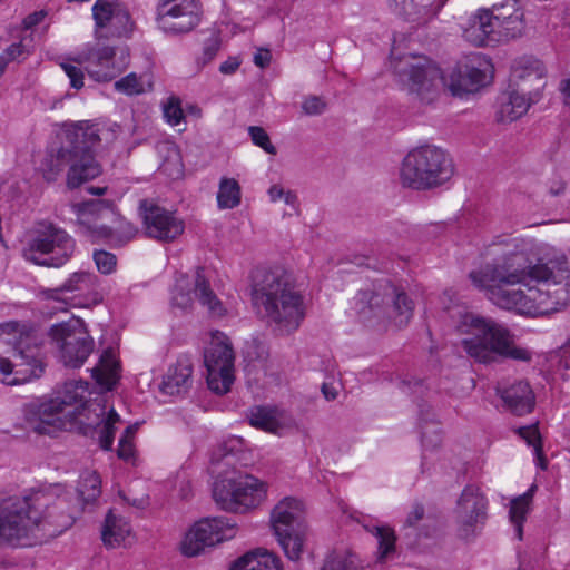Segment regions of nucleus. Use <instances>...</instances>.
I'll use <instances>...</instances> for the list:
<instances>
[{"label":"nucleus","instance_id":"obj_56","mask_svg":"<svg viewBox=\"0 0 570 570\" xmlns=\"http://www.w3.org/2000/svg\"><path fill=\"white\" fill-rule=\"evenodd\" d=\"M423 517V508L421 505H415L413 510L409 513L406 522L410 525L416 523Z\"/></svg>","mask_w":570,"mask_h":570},{"label":"nucleus","instance_id":"obj_46","mask_svg":"<svg viewBox=\"0 0 570 570\" xmlns=\"http://www.w3.org/2000/svg\"><path fill=\"white\" fill-rule=\"evenodd\" d=\"M92 258L101 274L108 275L116 271L117 258L114 254L106 250H95Z\"/></svg>","mask_w":570,"mask_h":570},{"label":"nucleus","instance_id":"obj_54","mask_svg":"<svg viewBox=\"0 0 570 570\" xmlns=\"http://www.w3.org/2000/svg\"><path fill=\"white\" fill-rule=\"evenodd\" d=\"M559 90L564 105L570 107V78H566L560 81Z\"/></svg>","mask_w":570,"mask_h":570},{"label":"nucleus","instance_id":"obj_16","mask_svg":"<svg viewBox=\"0 0 570 570\" xmlns=\"http://www.w3.org/2000/svg\"><path fill=\"white\" fill-rule=\"evenodd\" d=\"M238 524L228 517H206L195 521L185 531L179 550L185 557H197L236 538Z\"/></svg>","mask_w":570,"mask_h":570},{"label":"nucleus","instance_id":"obj_28","mask_svg":"<svg viewBox=\"0 0 570 570\" xmlns=\"http://www.w3.org/2000/svg\"><path fill=\"white\" fill-rule=\"evenodd\" d=\"M531 102L525 87L519 90L510 86L497 99L494 119L499 124H511L528 112Z\"/></svg>","mask_w":570,"mask_h":570},{"label":"nucleus","instance_id":"obj_19","mask_svg":"<svg viewBox=\"0 0 570 570\" xmlns=\"http://www.w3.org/2000/svg\"><path fill=\"white\" fill-rule=\"evenodd\" d=\"M202 14L198 0H159L155 21L157 28L166 35H184L199 26Z\"/></svg>","mask_w":570,"mask_h":570},{"label":"nucleus","instance_id":"obj_36","mask_svg":"<svg viewBox=\"0 0 570 570\" xmlns=\"http://www.w3.org/2000/svg\"><path fill=\"white\" fill-rule=\"evenodd\" d=\"M385 295L391 297L393 301L392 317L397 326L406 324L412 317L414 304L412 299L403 292L392 285H387L385 288Z\"/></svg>","mask_w":570,"mask_h":570},{"label":"nucleus","instance_id":"obj_32","mask_svg":"<svg viewBox=\"0 0 570 570\" xmlns=\"http://www.w3.org/2000/svg\"><path fill=\"white\" fill-rule=\"evenodd\" d=\"M227 570H284V564L275 552L255 548L235 559Z\"/></svg>","mask_w":570,"mask_h":570},{"label":"nucleus","instance_id":"obj_59","mask_svg":"<svg viewBox=\"0 0 570 570\" xmlns=\"http://www.w3.org/2000/svg\"><path fill=\"white\" fill-rule=\"evenodd\" d=\"M216 51H217L216 47L206 48L204 51V55H205L204 62L210 61L214 58V56L216 55Z\"/></svg>","mask_w":570,"mask_h":570},{"label":"nucleus","instance_id":"obj_13","mask_svg":"<svg viewBox=\"0 0 570 570\" xmlns=\"http://www.w3.org/2000/svg\"><path fill=\"white\" fill-rule=\"evenodd\" d=\"M452 174L445 153L435 146H423L409 153L401 167L402 183L412 188L442 184Z\"/></svg>","mask_w":570,"mask_h":570},{"label":"nucleus","instance_id":"obj_55","mask_svg":"<svg viewBox=\"0 0 570 570\" xmlns=\"http://www.w3.org/2000/svg\"><path fill=\"white\" fill-rule=\"evenodd\" d=\"M322 392H323L325 399L328 401L335 400L338 394L337 387L335 385L328 384V383H324L322 385Z\"/></svg>","mask_w":570,"mask_h":570},{"label":"nucleus","instance_id":"obj_30","mask_svg":"<svg viewBox=\"0 0 570 570\" xmlns=\"http://www.w3.org/2000/svg\"><path fill=\"white\" fill-rule=\"evenodd\" d=\"M121 362L118 346H108L102 350L97 365L92 368V377L100 389L111 391L121 376Z\"/></svg>","mask_w":570,"mask_h":570},{"label":"nucleus","instance_id":"obj_26","mask_svg":"<svg viewBox=\"0 0 570 570\" xmlns=\"http://www.w3.org/2000/svg\"><path fill=\"white\" fill-rule=\"evenodd\" d=\"M193 362L189 356H179L170 364L160 379L155 377L154 383L164 396H178L188 391L191 385Z\"/></svg>","mask_w":570,"mask_h":570},{"label":"nucleus","instance_id":"obj_49","mask_svg":"<svg viewBox=\"0 0 570 570\" xmlns=\"http://www.w3.org/2000/svg\"><path fill=\"white\" fill-rule=\"evenodd\" d=\"M381 301L382 299L379 294H373V295L368 296L367 293H361L355 298V308L363 317H366L367 311H366L365 306H363V304L365 302H368V309L372 311L373 308L379 307Z\"/></svg>","mask_w":570,"mask_h":570},{"label":"nucleus","instance_id":"obj_4","mask_svg":"<svg viewBox=\"0 0 570 570\" xmlns=\"http://www.w3.org/2000/svg\"><path fill=\"white\" fill-rule=\"evenodd\" d=\"M392 66L402 90L422 104L432 102L443 86L458 97L478 92L491 83L494 72L491 60L480 52L461 59L446 77L428 57L406 55L396 58L395 49L392 50Z\"/></svg>","mask_w":570,"mask_h":570},{"label":"nucleus","instance_id":"obj_27","mask_svg":"<svg viewBox=\"0 0 570 570\" xmlns=\"http://www.w3.org/2000/svg\"><path fill=\"white\" fill-rule=\"evenodd\" d=\"M249 424L264 432L283 436L295 425L292 415L276 406H255L247 414Z\"/></svg>","mask_w":570,"mask_h":570},{"label":"nucleus","instance_id":"obj_17","mask_svg":"<svg viewBox=\"0 0 570 570\" xmlns=\"http://www.w3.org/2000/svg\"><path fill=\"white\" fill-rule=\"evenodd\" d=\"M75 60L83 65L94 81L109 82L129 66L130 57L125 46L110 47L95 42L86 43L75 52Z\"/></svg>","mask_w":570,"mask_h":570},{"label":"nucleus","instance_id":"obj_42","mask_svg":"<svg viewBox=\"0 0 570 570\" xmlns=\"http://www.w3.org/2000/svg\"><path fill=\"white\" fill-rule=\"evenodd\" d=\"M269 202L277 203L283 202L292 210H296L298 206L297 196L294 191L286 189L281 184H272L267 189Z\"/></svg>","mask_w":570,"mask_h":570},{"label":"nucleus","instance_id":"obj_35","mask_svg":"<svg viewBox=\"0 0 570 570\" xmlns=\"http://www.w3.org/2000/svg\"><path fill=\"white\" fill-rule=\"evenodd\" d=\"M534 490L535 485H532L527 492L510 501L509 518L514 529V535L518 540H522L523 522L531 511Z\"/></svg>","mask_w":570,"mask_h":570},{"label":"nucleus","instance_id":"obj_21","mask_svg":"<svg viewBox=\"0 0 570 570\" xmlns=\"http://www.w3.org/2000/svg\"><path fill=\"white\" fill-rule=\"evenodd\" d=\"M98 276L88 271H78L69 275L60 288L56 289L57 297L65 292L72 293L68 305L75 308H91L102 302Z\"/></svg>","mask_w":570,"mask_h":570},{"label":"nucleus","instance_id":"obj_57","mask_svg":"<svg viewBox=\"0 0 570 570\" xmlns=\"http://www.w3.org/2000/svg\"><path fill=\"white\" fill-rule=\"evenodd\" d=\"M138 429H139V423H134V424L128 425L126 428L125 432L122 433L121 438H126V439L134 441Z\"/></svg>","mask_w":570,"mask_h":570},{"label":"nucleus","instance_id":"obj_25","mask_svg":"<svg viewBox=\"0 0 570 570\" xmlns=\"http://www.w3.org/2000/svg\"><path fill=\"white\" fill-rule=\"evenodd\" d=\"M487 499L479 488L466 487L458 501L455 515L462 530L469 534L482 525L487 519Z\"/></svg>","mask_w":570,"mask_h":570},{"label":"nucleus","instance_id":"obj_37","mask_svg":"<svg viewBox=\"0 0 570 570\" xmlns=\"http://www.w3.org/2000/svg\"><path fill=\"white\" fill-rule=\"evenodd\" d=\"M360 558L347 549H337L330 552L320 570H363Z\"/></svg>","mask_w":570,"mask_h":570},{"label":"nucleus","instance_id":"obj_6","mask_svg":"<svg viewBox=\"0 0 570 570\" xmlns=\"http://www.w3.org/2000/svg\"><path fill=\"white\" fill-rule=\"evenodd\" d=\"M452 318L456 346L479 363H491L498 357L529 361L531 351L514 343L509 328L495 320L470 311L466 306L444 305Z\"/></svg>","mask_w":570,"mask_h":570},{"label":"nucleus","instance_id":"obj_38","mask_svg":"<svg viewBox=\"0 0 570 570\" xmlns=\"http://www.w3.org/2000/svg\"><path fill=\"white\" fill-rule=\"evenodd\" d=\"M153 87L151 75L148 72L136 73L130 72L127 76L120 78L114 83V88L117 92L135 96L141 95Z\"/></svg>","mask_w":570,"mask_h":570},{"label":"nucleus","instance_id":"obj_7","mask_svg":"<svg viewBox=\"0 0 570 570\" xmlns=\"http://www.w3.org/2000/svg\"><path fill=\"white\" fill-rule=\"evenodd\" d=\"M42 371L32 328L27 323L0 324V381L17 385Z\"/></svg>","mask_w":570,"mask_h":570},{"label":"nucleus","instance_id":"obj_34","mask_svg":"<svg viewBox=\"0 0 570 570\" xmlns=\"http://www.w3.org/2000/svg\"><path fill=\"white\" fill-rule=\"evenodd\" d=\"M544 76L546 68L539 59L532 56H522L512 62L510 81L519 86L527 82L542 81Z\"/></svg>","mask_w":570,"mask_h":570},{"label":"nucleus","instance_id":"obj_33","mask_svg":"<svg viewBox=\"0 0 570 570\" xmlns=\"http://www.w3.org/2000/svg\"><path fill=\"white\" fill-rule=\"evenodd\" d=\"M499 394L504 404L517 415H523L532 411L534 396L530 385L518 382L505 390L499 389Z\"/></svg>","mask_w":570,"mask_h":570},{"label":"nucleus","instance_id":"obj_10","mask_svg":"<svg viewBox=\"0 0 570 570\" xmlns=\"http://www.w3.org/2000/svg\"><path fill=\"white\" fill-rule=\"evenodd\" d=\"M306 507L296 497H284L269 511L268 527L288 560H299L305 551L307 525Z\"/></svg>","mask_w":570,"mask_h":570},{"label":"nucleus","instance_id":"obj_53","mask_svg":"<svg viewBox=\"0 0 570 570\" xmlns=\"http://www.w3.org/2000/svg\"><path fill=\"white\" fill-rule=\"evenodd\" d=\"M271 61V52L267 49H258L254 55V63L259 68H265Z\"/></svg>","mask_w":570,"mask_h":570},{"label":"nucleus","instance_id":"obj_52","mask_svg":"<svg viewBox=\"0 0 570 570\" xmlns=\"http://www.w3.org/2000/svg\"><path fill=\"white\" fill-rule=\"evenodd\" d=\"M242 63L239 57H229L227 60L220 63L219 71L224 75H233L237 71Z\"/></svg>","mask_w":570,"mask_h":570},{"label":"nucleus","instance_id":"obj_63","mask_svg":"<svg viewBox=\"0 0 570 570\" xmlns=\"http://www.w3.org/2000/svg\"><path fill=\"white\" fill-rule=\"evenodd\" d=\"M350 517L358 520V518L356 515H354V513H351Z\"/></svg>","mask_w":570,"mask_h":570},{"label":"nucleus","instance_id":"obj_43","mask_svg":"<svg viewBox=\"0 0 570 570\" xmlns=\"http://www.w3.org/2000/svg\"><path fill=\"white\" fill-rule=\"evenodd\" d=\"M61 68L65 71L66 76L69 78L70 86L77 90L83 88L85 86V75L81 69L82 65H79L75 60V55L68 60L61 62Z\"/></svg>","mask_w":570,"mask_h":570},{"label":"nucleus","instance_id":"obj_39","mask_svg":"<svg viewBox=\"0 0 570 570\" xmlns=\"http://www.w3.org/2000/svg\"><path fill=\"white\" fill-rule=\"evenodd\" d=\"M242 200V189L234 178L224 177L220 179L217 190V205L220 209L237 207Z\"/></svg>","mask_w":570,"mask_h":570},{"label":"nucleus","instance_id":"obj_51","mask_svg":"<svg viewBox=\"0 0 570 570\" xmlns=\"http://www.w3.org/2000/svg\"><path fill=\"white\" fill-rule=\"evenodd\" d=\"M117 453L120 459L135 463L136 450L134 441L126 438H120Z\"/></svg>","mask_w":570,"mask_h":570},{"label":"nucleus","instance_id":"obj_14","mask_svg":"<svg viewBox=\"0 0 570 570\" xmlns=\"http://www.w3.org/2000/svg\"><path fill=\"white\" fill-rule=\"evenodd\" d=\"M49 338L58 360L67 367H81L95 350V341L80 317L53 324Z\"/></svg>","mask_w":570,"mask_h":570},{"label":"nucleus","instance_id":"obj_8","mask_svg":"<svg viewBox=\"0 0 570 570\" xmlns=\"http://www.w3.org/2000/svg\"><path fill=\"white\" fill-rule=\"evenodd\" d=\"M252 302L257 314L282 334L297 330L304 317L302 297L273 273H266L255 283Z\"/></svg>","mask_w":570,"mask_h":570},{"label":"nucleus","instance_id":"obj_20","mask_svg":"<svg viewBox=\"0 0 570 570\" xmlns=\"http://www.w3.org/2000/svg\"><path fill=\"white\" fill-rule=\"evenodd\" d=\"M92 18L97 37H128L135 26L127 8L119 0H96Z\"/></svg>","mask_w":570,"mask_h":570},{"label":"nucleus","instance_id":"obj_9","mask_svg":"<svg viewBox=\"0 0 570 570\" xmlns=\"http://www.w3.org/2000/svg\"><path fill=\"white\" fill-rule=\"evenodd\" d=\"M79 233L92 242L107 240L119 245L136 234V228L126 222L112 202L88 200L70 206Z\"/></svg>","mask_w":570,"mask_h":570},{"label":"nucleus","instance_id":"obj_12","mask_svg":"<svg viewBox=\"0 0 570 570\" xmlns=\"http://www.w3.org/2000/svg\"><path fill=\"white\" fill-rule=\"evenodd\" d=\"M76 250V240L63 228L48 222L39 223L23 248V257L39 266L59 268Z\"/></svg>","mask_w":570,"mask_h":570},{"label":"nucleus","instance_id":"obj_40","mask_svg":"<svg viewBox=\"0 0 570 570\" xmlns=\"http://www.w3.org/2000/svg\"><path fill=\"white\" fill-rule=\"evenodd\" d=\"M377 539V561L384 562L394 553L395 535L391 528L384 525H364Z\"/></svg>","mask_w":570,"mask_h":570},{"label":"nucleus","instance_id":"obj_44","mask_svg":"<svg viewBox=\"0 0 570 570\" xmlns=\"http://www.w3.org/2000/svg\"><path fill=\"white\" fill-rule=\"evenodd\" d=\"M169 156L160 166V169L171 177L173 179H177L183 175V163L180 159V155L173 144L168 146Z\"/></svg>","mask_w":570,"mask_h":570},{"label":"nucleus","instance_id":"obj_61","mask_svg":"<svg viewBox=\"0 0 570 570\" xmlns=\"http://www.w3.org/2000/svg\"><path fill=\"white\" fill-rule=\"evenodd\" d=\"M106 188L105 187H90L88 188V193H90L91 195H97V196H101L106 193Z\"/></svg>","mask_w":570,"mask_h":570},{"label":"nucleus","instance_id":"obj_11","mask_svg":"<svg viewBox=\"0 0 570 570\" xmlns=\"http://www.w3.org/2000/svg\"><path fill=\"white\" fill-rule=\"evenodd\" d=\"M267 481L244 472L218 475L213 483V499L223 511L244 514L261 507L268 497Z\"/></svg>","mask_w":570,"mask_h":570},{"label":"nucleus","instance_id":"obj_5","mask_svg":"<svg viewBox=\"0 0 570 570\" xmlns=\"http://www.w3.org/2000/svg\"><path fill=\"white\" fill-rule=\"evenodd\" d=\"M105 128L99 124L82 120L63 122L56 132L47 155L39 165L43 178L53 181L70 165L67 184L76 188L101 174L91 149L102 139Z\"/></svg>","mask_w":570,"mask_h":570},{"label":"nucleus","instance_id":"obj_2","mask_svg":"<svg viewBox=\"0 0 570 570\" xmlns=\"http://www.w3.org/2000/svg\"><path fill=\"white\" fill-rule=\"evenodd\" d=\"M100 487L101 480L96 472L81 474L75 507L68 514L57 519L48 509L51 504L58 509L67 504V494H62L60 484L0 499V544L28 547L45 537L57 535L73 523L76 513L96 502L101 492Z\"/></svg>","mask_w":570,"mask_h":570},{"label":"nucleus","instance_id":"obj_58","mask_svg":"<svg viewBox=\"0 0 570 570\" xmlns=\"http://www.w3.org/2000/svg\"><path fill=\"white\" fill-rule=\"evenodd\" d=\"M189 492H190V484H189V482L188 481L184 482L181 484V488H180L179 492H178V497H180L181 499H185V498L188 497Z\"/></svg>","mask_w":570,"mask_h":570},{"label":"nucleus","instance_id":"obj_41","mask_svg":"<svg viewBox=\"0 0 570 570\" xmlns=\"http://www.w3.org/2000/svg\"><path fill=\"white\" fill-rule=\"evenodd\" d=\"M445 0H391L392 6L395 10L403 13H410L412 8H420L429 12L438 11Z\"/></svg>","mask_w":570,"mask_h":570},{"label":"nucleus","instance_id":"obj_62","mask_svg":"<svg viewBox=\"0 0 570 570\" xmlns=\"http://www.w3.org/2000/svg\"><path fill=\"white\" fill-rule=\"evenodd\" d=\"M190 111L197 117L200 115V110L197 107H191Z\"/></svg>","mask_w":570,"mask_h":570},{"label":"nucleus","instance_id":"obj_48","mask_svg":"<svg viewBox=\"0 0 570 570\" xmlns=\"http://www.w3.org/2000/svg\"><path fill=\"white\" fill-rule=\"evenodd\" d=\"M520 434L524 438L530 445H533L534 452L538 456V462L544 469L543 460L541 458V444L539 440L538 429L535 426H528L520 430Z\"/></svg>","mask_w":570,"mask_h":570},{"label":"nucleus","instance_id":"obj_60","mask_svg":"<svg viewBox=\"0 0 570 570\" xmlns=\"http://www.w3.org/2000/svg\"><path fill=\"white\" fill-rule=\"evenodd\" d=\"M454 298H455V293L453 291H445L442 295V301H443V304H445V302H449V303H453L454 302Z\"/></svg>","mask_w":570,"mask_h":570},{"label":"nucleus","instance_id":"obj_45","mask_svg":"<svg viewBox=\"0 0 570 570\" xmlns=\"http://www.w3.org/2000/svg\"><path fill=\"white\" fill-rule=\"evenodd\" d=\"M164 118L170 126H179L183 122V109L177 98L170 97L164 104Z\"/></svg>","mask_w":570,"mask_h":570},{"label":"nucleus","instance_id":"obj_18","mask_svg":"<svg viewBox=\"0 0 570 570\" xmlns=\"http://www.w3.org/2000/svg\"><path fill=\"white\" fill-rule=\"evenodd\" d=\"M196 298L213 317H222L227 313L225 304L210 289L203 269L190 276L179 274L170 292L171 306L181 311L191 308Z\"/></svg>","mask_w":570,"mask_h":570},{"label":"nucleus","instance_id":"obj_24","mask_svg":"<svg viewBox=\"0 0 570 570\" xmlns=\"http://www.w3.org/2000/svg\"><path fill=\"white\" fill-rule=\"evenodd\" d=\"M499 43L518 39L525 33L527 21L521 0H503L492 4Z\"/></svg>","mask_w":570,"mask_h":570},{"label":"nucleus","instance_id":"obj_23","mask_svg":"<svg viewBox=\"0 0 570 570\" xmlns=\"http://www.w3.org/2000/svg\"><path fill=\"white\" fill-rule=\"evenodd\" d=\"M462 38L475 46L485 47L498 45L494 16L491 8H479L461 16L458 20Z\"/></svg>","mask_w":570,"mask_h":570},{"label":"nucleus","instance_id":"obj_29","mask_svg":"<svg viewBox=\"0 0 570 570\" xmlns=\"http://www.w3.org/2000/svg\"><path fill=\"white\" fill-rule=\"evenodd\" d=\"M101 540L106 548H129L136 542V533L130 521L110 511L101 525Z\"/></svg>","mask_w":570,"mask_h":570},{"label":"nucleus","instance_id":"obj_31","mask_svg":"<svg viewBox=\"0 0 570 570\" xmlns=\"http://www.w3.org/2000/svg\"><path fill=\"white\" fill-rule=\"evenodd\" d=\"M47 17L46 10H39L27 16L22 21L23 35L19 43L10 45L0 55V76L3 73L8 62L24 58L32 46L31 30L39 26Z\"/></svg>","mask_w":570,"mask_h":570},{"label":"nucleus","instance_id":"obj_15","mask_svg":"<svg viewBox=\"0 0 570 570\" xmlns=\"http://www.w3.org/2000/svg\"><path fill=\"white\" fill-rule=\"evenodd\" d=\"M208 389L223 395L235 382V353L229 337L219 331L207 335L203 352Z\"/></svg>","mask_w":570,"mask_h":570},{"label":"nucleus","instance_id":"obj_1","mask_svg":"<svg viewBox=\"0 0 570 570\" xmlns=\"http://www.w3.org/2000/svg\"><path fill=\"white\" fill-rule=\"evenodd\" d=\"M490 247L502 259L470 273L472 284L497 307L537 317L570 299L569 272L549 257L550 246L528 236H497Z\"/></svg>","mask_w":570,"mask_h":570},{"label":"nucleus","instance_id":"obj_47","mask_svg":"<svg viewBox=\"0 0 570 570\" xmlns=\"http://www.w3.org/2000/svg\"><path fill=\"white\" fill-rule=\"evenodd\" d=\"M248 134L254 145L261 147L264 151L274 155L276 153L275 147L272 145L267 132L257 126L248 128Z\"/></svg>","mask_w":570,"mask_h":570},{"label":"nucleus","instance_id":"obj_3","mask_svg":"<svg viewBox=\"0 0 570 570\" xmlns=\"http://www.w3.org/2000/svg\"><path fill=\"white\" fill-rule=\"evenodd\" d=\"M35 416L32 426L39 434L77 429L96 436L104 450L111 449L121 422L114 406L107 403L106 395L82 381L68 382L56 397L41 401Z\"/></svg>","mask_w":570,"mask_h":570},{"label":"nucleus","instance_id":"obj_22","mask_svg":"<svg viewBox=\"0 0 570 570\" xmlns=\"http://www.w3.org/2000/svg\"><path fill=\"white\" fill-rule=\"evenodd\" d=\"M141 209L145 230L149 237L171 242L184 233L185 223L175 212L147 202L141 204Z\"/></svg>","mask_w":570,"mask_h":570},{"label":"nucleus","instance_id":"obj_50","mask_svg":"<svg viewBox=\"0 0 570 570\" xmlns=\"http://www.w3.org/2000/svg\"><path fill=\"white\" fill-rule=\"evenodd\" d=\"M326 108V102L317 96H308L302 102V109L306 115L315 116L322 114Z\"/></svg>","mask_w":570,"mask_h":570}]
</instances>
